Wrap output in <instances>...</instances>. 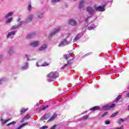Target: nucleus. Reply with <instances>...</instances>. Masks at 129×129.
I'll return each instance as SVG.
<instances>
[{
    "instance_id": "obj_1",
    "label": "nucleus",
    "mask_w": 129,
    "mask_h": 129,
    "mask_svg": "<svg viewBox=\"0 0 129 129\" xmlns=\"http://www.w3.org/2000/svg\"><path fill=\"white\" fill-rule=\"evenodd\" d=\"M47 77L49 78H52V79H55L56 78H58L59 77V73L57 72H50L49 74L47 75Z\"/></svg>"
},
{
    "instance_id": "obj_2",
    "label": "nucleus",
    "mask_w": 129,
    "mask_h": 129,
    "mask_svg": "<svg viewBox=\"0 0 129 129\" xmlns=\"http://www.w3.org/2000/svg\"><path fill=\"white\" fill-rule=\"evenodd\" d=\"M106 6V5H102V6H97L96 5H95L94 6V9L97 12H104L105 11V9L104 8Z\"/></svg>"
},
{
    "instance_id": "obj_3",
    "label": "nucleus",
    "mask_w": 129,
    "mask_h": 129,
    "mask_svg": "<svg viewBox=\"0 0 129 129\" xmlns=\"http://www.w3.org/2000/svg\"><path fill=\"white\" fill-rule=\"evenodd\" d=\"M86 11L88 13L90 16H93L95 14V9H94L91 6H88L86 8Z\"/></svg>"
},
{
    "instance_id": "obj_4",
    "label": "nucleus",
    "mask_w": 129,
    "mask_h": 129,
    "mask_svg": "<svg viewBox=\"0 0 129 129\" xmlns=\"http://www.w3.org/2000/svg\"><path fill=\"white\" fill-rule=\"evenodd\" d=\"M71 41V39L69 41L68 37H67L65 39H63L61 43H59L58 47H63V46H66V45H68V44H69Z\"/></svg>"
},
{
    "instance_id": "obj_5",
    "label": "nucleus",
    "mask_w": 129,
    "mask_h": 129,
    "mask_svg": "<svg viewBox=\"0 0 129 129\" xmlns=\"http://www.w3.org/2000/svg\"><path fill=\"white\" fill-rule=\"evenodd\" d=\"M60 31H61V27H57L54 29V30L50 34H49V38H51L52 36H54V35H56V34L59 33Z\"/></svg>"
},
{
    "instance_id": "obj_6",
    "label": "nucleus",
    "mask_w": 129,
    "mask_h": 129,
    "mask_svg": "<svg viewBox=\"0 0 129 129\" xmlns=\"http://www.w3.org/2000/svg\"><path fill=\"white\" fill-rule=\"evenodd\" d=\"M115 107V104H112L110 105L105 106L103 107L104 110H108V109H110V108H113V107Z\"/></svg>"
},
{
    "instance_id": "obj_7",
    "label": "nucleus",
    "mask_w": 129,
    "mask_h": 129,
    "mask_svg": "<svg viewBox=\"0 0 129 129\" xmlns=\"http://www.w3.org/2000/svg\"><path fill=\"white\" fill-rule=\"evenodd\" d=\"M33 19H34V15H29L25 20V23H30V22H32L33 21Z\"/></svg>"
},
{
    "instance_id": "obj_8",
    "label": "nucleus",
    "mask_w": 129,
    "mask_h": 129,
    "mask_svg": "<svg viewBox=\"0 0 129 129\" xmlns=\"http://www.w3.org/2000/svg\"><path fill=\"white\" fill-rule=\"evenodd\" d=\"M69 24L71 25V26H76L77 22L74 19H70L69 20Z\"/></svg>"
},
{
    "instance_id": "obj_9",
    "label": "nucleus",
    "mask_w": 129,
    "mask_h": 129,
    "mask_svg": "<svg viewBox=\"0 0 129 129\" xmlns=\"http://www.w3.org/2000/svg\"><path fill=\"white\" fill-rule=\"evenodd\" d=\"M50 117V114L49 113H47L44 114L42 117L40 118V120H46V119H48Z\"/></svg>"
},
{
    "instance_id": "obj_10",
    "label": "nucleus",
    "mask_w": 129,
    "mask_h": 129,
    "mask_svg": "<svg viewBox=\"0 0 129 129\" xmlns=\"http://www.w3.org/2000/svg\"><path fill=\"white\" fill-rule=\"evenodd\" d=\"M8 53L9 55H13L15 53V50L14 49V47H11L9 48L8 50Z\"/></svg>"
},
{
    "instance_id": "obj_11",
    "label": "nucleus",
    "mask_w": 129,
    "mask_h": 129,
    "mask_svg": "<svg viewBox=\"0 0 129 129\" xmlns=\"http://www.w3.org/2000/svg\"><path fill=\"white\" fill-rule=\"evenodd\" d=\"M39 45V41H35L33 42H31L30 43V46L31 47H37Z\"/></svg>"
},
{
    "instance_id": "obj_12",
    "label": "nucleus",
    "mask_w": 129,
    "mask_h": 129,
    "mask_svg": "<svg viewBox=\"0 0 129 129\" xmlns=\"http://www.w3.org/2000/svg\"><path fill=\"white\" fill-rule=\"evenodd\" d=\"M49 65V63L45 62H44L42 64H39V62H36V66L37 67H45V66H48Z\"/></svg>"
},
{
    "instance_id": "obj_13",
    "label": "nucleus",
    "mask_w": 129,
    "mask_h": 129,
    "mask_svg": "<svg viewBox=\"0 0 129 129\" xmlns=\"http://www.w3.org/2000/svg\"><path fill=\"white\" fill-rule=\"evenodd\" d=\"M57 117V114H54L51 117L49 118V119L48 120L47 122H50L52 121V120H54V118H56Z\"/></svg>"
},
{
    "instance_id": "obj_14",
    "label": "nucleus",
    "mask_w": 129,
    "mask_h": 129,
    "mask_svg": "<svg viewBox=\"0 0 129 129\" xmlns=\"http://www.w3.org/2000/svg\"><path fill=\"white\" fill-rule=\"evenodd\" d=\"M16 34V31H11L8 33V34L7 35V37L8 38H10V37H11V36H14V35H15Z\"/></svg>"
},
{
    "instance_id": "obj_15",
    "label": "nucleus",
    "mask_w": 129,
    "mask_h": 129,
    "mask_svg": "<svg viewBox=\"0 0 129 129\" xmlns=\"http://www.w3.org/2000/svg\"><path fill=\"white\" fill-rule=\"evenodd\" d=\"M35 35H36V33H32L28 34L26 36V38H27V39H30V38H33L34 36H35Z\"/></svg>"
},
{
    "instance_id": "obj_16",
    "label": "nucleus",
    "mask_w": 129,
    "mask_h": 129,
    "mask_svg": "<svg viewBox=\"0 0 129 129\" xmlns=\"http://www.w3.org/2000/svg\"><path fill=\"white\" fill-rule=\"evenodd\" d=\"M84 7V1H81L79 3V9H82Z\"/></svg>"
},
{
    "instance_id": "obj_17",
    "label": "nucleus",
    "mask_w": 129,
    "mask_h": 129,
    "mask_svg": "<svg viewBox=\"0 0 129 129\" xmlns=\"http://www.w3.org/2000/svg\"><path fill=\"white\" fill-rule=\"evenodd\" d=\"M47 49V45L46 44H43L41 47L39 48V51H44Z\"/></svg>"
},
{
    "instance_id": "obj_18",
    "label": "nucleus",
    "mask_w": 129,
    "mask_h": 129,
    "mask_svg": "<svg viewBox=\"0 0 129 129\" xmlns=\"http://www.w3.org/2000/svg\"><path fill=\"white\" fill-rule=\"evenodd\" d=\"M13 12H10L8 13L6 15L4 16L5 19H8V18H10V17H12L13 16Z\"/></svg>"
},
{
    "instance_id": "obj_19",
    "label": "nucleus",
    "mask_w": 129,
    "mask_h": 129,
    "mask_svg": "<svg viewBox=\"0 0 129 129\" xmlns=\"http://www.w3.org/2000/svg\"><path fill=\"white\" fill-rule=\"evenodd\" d=\"M125 120H126V118H120L118 120V124H120V123H121V122H123L124 121H125Z\"/></svg>"
},
{
    "instance_id": "obj_20",
    "label": "nucleus",
    "mask_w": 129,
    "mask_h": 129,
    "mask_svg": "<svg viewBox=\"0 0 129 129\" xmlns=\"http://www.w3.org/2000/svg\"><path fill=\"white\" fill-rule=\"evenodd\" d=\"M100 107L98 106H96L95 107H93L91 109H90V110H92V111H94L95 110H97V109H99Z\"/></svg>"
},
{
    "instance_id": "obj_21",
    "label": "nucleus",
    "mask_w": 129,
    "mask_h": 129,
    "mask_svg": "<svg viewBox=\"0 0 129 129\" xmlns=\"http://www.w3.org/2000/svg\"><path fill=\"white\" fill-rule=\"evenodd\" d=\"M95 26H94V24H92L90 26H88V30L90 31V30H92V29H94Z\"/></svg>"
},
{
    "instance_id": "obj_22",
    "label": "nucleus",
    "mask_w": 129,
    "mask_h": 129,
    "mask_svg": "<svg viewBox=\"0 0 129 129\" xmlns=\"http://www.w3.org/2000/svg\"><path fill=\"white\" fill-rule=\"evenodd\" d=\"M74 59V58H72L71 59H69L67 61V63L68 64V67H69V66H71L72 65V62H71V61H72Z\"/></svg>"
},
{
    "instance_id": "obj_23",
    "label": "nucleus",
    "mask_w": 129,
    "mask_h": 129,
    "mask_svg": "<svg viewBox=\"0 0 129 129\" xmlns=\"http://www.w3.org/2000/svg\"><path fill=\"white\" fill-rule=\"evenodd\" d=\"M29 108L25 109L24 108H21V114H23V113H25L27 110H28Z\"/></svg>"
},
{
    "instance_id": "obj_24",
    "label": "nucleus",
    "mask_w": 129,
    "mask_h": 129,
    "mask_svg": "<svg viewBox=\"0 0 129 129\" xmlns=\"http://www.w3.org/2000/svg\"><path fill=\"white\" fill-rule=\"evenodd\" d=\"M32 9H33V8H32V4L29 2L28 6V11H29V12H31V11H32Z\"/></svg>"
},
{
    "instance_id": "obj_25",
    "label": "nucleus",
    "mask_w": 129,
    "mask_h": 129,
    "mask_svg": "<svg viewBox=\"0 0 129 129\" xmlns=\"http://www.w3.org/2000/svg\"><path fill=\"white\" fill-rule=\"evenodd\" d=\"M13 21V18H8L6 21V24H10L11 22Z\"/></svg>"
},
{
    "instance_id": "obj_26",
    "label": "nucleus",
    "mask_w": 129,
    "mask_h": 129,
    "mask_svg": "<svg viewBox=\"0 0 129 129\" xmlns=\"http://www.w3.org/2000/svg\"><path fill=\"white\" fill-rule=\"evenodd\" d=\"M28 68H29V66H28V62H26L25 66L22 67V69H23L24 70L28 69Z\"/></svg>"
},
{
    "instance_id": "obj_27",
    "label": "nucleus",
    "mask_w": 129,
    "mask_h": 129,
    "mask_svg": "<svg viewBox=\"0 0 129 129\" xmlns=\"http://www.w3.org/2000/svg\"><path fill=\"white\" fill-rule=\"evenodd\" d=\"M1 120L2 121L3 124H5V123H7V122H8V121H9V120H11V119H8L7 120H3V119H2Z\"/></svg>"
},
{
    "instance_id": "obj_28",
    "label": "nucleus",
    "mask_w": 129,
    "mask_h": 129,
    "mask_svg": "<svg viewBox=\"0 0 129 129\" xmlns=\"http://www.w3.org/2000/svg\"><path fill=\"white\" fill-rule=\"evenodd\" d=\"M28 124V122L24 123L21 125L19 126L17 129H21L23 127V126H25V125H27Z\"/></svg>"
},
{
    "instance_id": "obj_29",
    "label": "nucleus",
    "mask_w": 129,
    "mask_h": 129,
    "mask_svg": "<svg viewBox=\"0 0 129 129\" xmlns=\"http://www.w3.org/2000/svg\"><path fill=\"white\" fill-rule=\"evenodd\" d=\"M28 124V122L24 123L21 125L19 126L17 129H21L23 127V126H25V125H27Z\"/></svg>"
},
{
    "instance_id": "obj_30",
    "label": "nucleus",
    "mask_w": 129,
    "mask_h": 129,
    "mask_svg": "<svg viewBox=\"0 0 129 129\" xmlns=\"http://www.w3.org/2000/svg\"><path fill=\"white\" fill-rule=\"evenodd\" d=\"M82 36H83V33H79V34L76 36V38H78L79 39H80V38H81V37H82Z\"/></svg>"
},
{
    "instance_id": "obj_31",
    "label": "nucleus",
    "mask_w": 129,
    "mask_h": 129,
    "mask_svg": "<svg viewBox=\"0 0 129 129\" xmlns=\"http://www.w3.org/2000/svg\"><path fill=\"white\" fill-rule=\"evenodd\" d=\"M68 63L66 64L63 67L61 68V69L64 70V69H67L68 68Z\"/></svg>"
},
{
    "instance_id": "obj_32",
    "label": "nucleus",
    "mask_w": 129,
    "mask_h": 129,
    "mask_svg": "<svg viewBox=\"0 0 129 129\" xmlns=\"http://www.w3.org/2000/svg\"><path fill=\"white\" fill-rule=\"evenodd\" d=\"M44 17V14L40 13L38 15V18L39 19H42V18Z\"/></svg>"
},
{
    "instance_id": "obj_33",
    "label": "nucleus",
    "mask_w": 129,
    "mask_h": 129,
    "mask_svg": "<svg viewBox=\"0 0 129 129\" xmlns=\"http://www.w3.org/2000/svg\"><path fill=\"white\" fill-rule=\"evenodd\" d=\"M112 129H124L123 125H122L120 127H113Z\"/></svg>"
},
{
    "instance_id": "obj_34",
    "label": "nucleus",
    "mask_w": 129,
    "mask_h": 129,
    "mask_svg": "<svg viewBox=\"0 0 129 129\" xmlns=\"http://www.w3.org/2000/svg\"><path fill=\"white\" fill-rule=\"evenodd\" d=\"M18 28H19L18 25H14L12 27L11 30H16V29H18Z\"/></svg>"
},
{
    "instance_id": "obj_35",
    "label": "nucleus",
    "mask_w": 129,
    "mask_h": 129,
    "mask_svg": "<svg viewBox=\"0 0 129 129\" xmlns=\"http://www.w3.org/2000/svg\"><path fill=\"white\" fill-rule=\"evenodd\" d=\"M118 113V112H117L113 113V114L111 115V117H114V116H116V115H117Z\"/></svg>"
},
{
    "instance_id": "obj_36",
    "label": "nucleus",
    "mask_w": 129,
    "mask_h": 129,
    "mask_svg": "<svg viewBox=\"0 0 129 129\" xmlns=\"http://www.w3.org/2000/svg\"><path fill=\"white\" fill-rule=\"evenodd\" d=\"M25 119H29L31 117V116H30L29 114H27L24 117Z\"/></svg>"
},
{
    "instance_id": "obj_37",
    "label": "nucleus",
    "mask_w": 129,
    "mask_h": 129,
    "mask_svg": "<svg viewBox=\"0 0 129 129\" xmlns=\"http://www.w3.org/2000/svg\"><path fill=\"white\" fill-rule=\"evenodd\" d=\"M15 123H16V121H12L8 124H7L6 125V126H9V125H11V124H15Z\"/></svg>"
},
{
    "instance_id": "obj_38",
    "label": "nucleus",
    "mask_w": 129,
    "mask_h": 129,
    "mask_svg": "<svg viewBox=\"0 0 129 129\" xmlns=\"http://www.w3.org/2000/svg\"><path fill=\"white\" fill-rule=\"evenodd\" d=\"M108 113V112H106L104 113H103L101 115L102 117H104V116H105V115H107V114Z\"/></svg>"
},
{
    "instance_id": "obj_39",
    "label": "nucleus",
    "mask_w": 129,
    "mask_h": 129,
    "mask_svg": "<svg viewBox=\"0 0 129 129\" xmlns=\"http://www.w3.org/2000/svg\"><path fill=\"white\" fill-rule=\"evenodd\" d=\"M47 81H48V82H52L54 81V80L52 79L51 78H48L47 79Z\"/></svg>"
},
{
    "instance_id": "obj_40",
    "label": "nucleus",
    "mask_w": 129,
    "mask_h": 129,
    "mask_svg": "<svg viewBox=\"0 0 129 129\" xmlns=\"http://www.w3.org/2000/svg\"><path fill=\"white\" fill-rule=\"evenodd\" d=\"M121 98V95H119L116 98V101H118L119 99Z\"/></svg>"
},
{
    "instance_id": "obj_41",
    "label": "nucleus",
    "mask_w": 129,
    "mask_h": 129,
    "mask_svg": "<svg viewBox=\"0 0 129 129\" xmlns=\"http://www.w3.org/2000/svg\"><path fill=\"white\" fill-rule=\"evenodd\" d=\"M88 115L84 116L82 118V119L86 120L87 118H88Z\"/></svg>"
},
{
    "instance_id": "obj_42",
    "label": "nucleus",
    "mask_w": 129,
    "mask_h": 129,
    "mask_svg": "<svg viewBox=\"0 0 129 129\" xmlns=\"http://www.w3.org/2000/svg\"><path fill=\"white\" fill-rule=\"evenodd\" d=\"M92 54V52H89L84 55V57H86V56H89V55H91Z\"/></svg>"
},
{
    "instance_id": "obj_43",
    "label": "nucleus",
    "mask_w": 129,
    "mask_h": 129,
    "mask_svg": "<svg viewBox=\"0 0 129 129\" xmlns=\"http://www.w3.org/2000/svg\"><path fill=\"white\" fill-rule=\"evenodd\" d=\"M24 22L23 21H20L19 22V24L18 25V26H19V27H21V26H22V25H23Z\"/></svg>"
},
{
    "instance_id": "obj_44",
    "label": "nucleus",
    "mask_w": 129,
    "mask_h": 129,
    "mask_svg": "<svg viewBox=\"0 0 129 129\" xmlns=\"http://www.w3.org/2000/svg\"><path fill=\"white\" fill-rule=\"evenodd\" d=\"M63 57H64V59H66V60H68V55H67V54H64V55H63Z\"/></svg>"
},
{
    "instance_id": "obj_45",
    "label": "nucleus",
    "mask_w": 129,
    "mask_h": 129,
    "mask_svg": "<svg viewBox=\"0 0 129 129\" xmlns=\"http://www.w3.org/2000/svg\"><path fill=\"white\" fill-rule=\"evenodd\" d=\"M60 2V0H51V3H58Z\"/></svg>"
},
{
    "instance_id": "obj_46",
    "label": "nucleus",
    "mask_w": 129,
    "mask_h": 129,
    "mask_svg": "<svg viewBox=\"0 0 129 129\" xmlns=\"http://www.w3.org/2000/svg\"><path fill=\"white\" fill-rule=\"evenodd\" d=\"M77 40H79V37H76V36L75 37V38L73 40V42H76V41H77Z\"/></svg>"
},
{
    "instance_id": "obj_47",
    "label": "nucleus",
    "mask_w": 129,
    "mask_h": 129,
    "mask_svg": "<svg viewBox=\"0 0 129 129\" xmlns=\"http://www.w3.org/2000/svg\"><path fill=\"white\" fill-rule=\"evenodd\" d=\"M105 124H110V121L106 120L105 122Z\"/></svg>"
},
{
    "instance_id": "obj_48",
    "label": "nucleus",
    "mask_w": 129,
    "mask_h": 129,
    "mask_svg": "<svg viewBox=\"0 0 129 129\" xmlns=\"http://www.w3.org/2000/svg\"><path fill=\"white\" fill-rule=\"evenodd\" d=\"M90 18H91V17H88L85 19L86 23H88V20H89Z\"/></svg>"
},
{
    "instance_id": "obj_49",
    "label": "nucleus",
    "mask_w": 129,
    "mask_h": 129,
    "mask_svg": "<svg viewBox=\"0 0 129 129\" xmlns=\"http://www.w3.org/2000/svg\"><path fill=\"white\" fill-rule=\"evenodd\" d=\"M45 128H48V126H43L42 127H40V129H45Z\"/></svg>"
},
{
    "instance_id": "obj_50",
    "label": "nucleus",
    "mask_w": 129,
    "mask_h": 129,
    "mask_svg": "<svg viewBox=\"0 0 129 129\" xmlns=\"http://www.w3.org/2000/svg\"><path fill=\"white\" fill-rule=\"evenodd\" d=\"M47 107H49V106L46 105V107H42V110H45V109H46V108H47Z\"/></svg>"
},
{
    "instance_id": "obj_51",
    "label": "nucleus",
    "mask_w": 129,
    "mask_h": 129,
    "mask_svg": "<svg viewBox=\"0 0 129 129\" xmlns=\"http://www.w3.org/2000/svg\"><path fill=\"white\" fill-rule=\"evenodd\" d=\"M72 54H73V53H70L69 54V55H68V58L69 59L70 58V57H71V55H72Z\"/></svg>"
},
{
    "instance_id": "obj_52",
    "label": "nucleus",
    "mask_w": 129,
    "mask_h": 129,
    "mask_svg": "<svg viewBox=\"0 0 129 129\" xmlns=\"http://www.w3.org/2000/svg\"><path fill=\"white\" fill-rule=\"evenodd\" d=\"M25 120H26V119L24 117L22 120H21V122H24Z\"/></svg>"
},
{
    "instance_id": "obj_53",
    "label": "nucleus",
    "mask_w": 129,
    "mask_h": 129,
    "mask_svg": "<svg viewBox=\"0 0 129 129\" xmlns=\"http://www.w3.org/2000/svg\"><path fill=\"white\" fill-rule=\"evenodd\" d=\"M56 128V125H54L53 126H52L50 129H55Z\"/></svg>"
},
{
    "instance_id": "obj_54",
    "label": "nucleus",
    "mask_w": 129,
    "mask_h": 129,
    "mask_svg": "<svg viewBox=\"0 0 129 129\" xmlns=\"http://www.w3.org/2000/svg\"><path fill=\"white\" fill-rule=\"evenodd\" d=\"M3 81H5V79H2L1 80H0V84L2 83Z\"/></svg>"
},
{
    "instance_id": "obj_55",
    "label": "nucleus",
    "mask_w": 129,
    "mask_h": 129,
    "mask_svg": "<svg viewBox=\"0 0 129 129\" xmlns=\"http://www.w3.org/2000/svg\"><path fill=\"white\" fill-rule=\"evenodd\" d=\"M126 97L129 98V93H127L126 95Z\"/></svg>"
},
{
    "instance_id": "obj_56",
    "label": "nucleus",
    "mask_w": 129,
    "mask_h": 129,
    "mask_svg": "<svg viewBox=\"0 0 129 129\" xmlns=\"http://www.w3.org/2000/svg\"><path fill=\"white\" fill-rule=\"evenodd\" d=\"M25 55H26V57L27 60H29V57H28V55L25 54Z\"/></svg>"
},
{
    "instance_id": "obj_57",
    "label": "nucleus",
    "mask_w": 129,
    "mask_h": 129,
    "mask_svg": "<svg viewBox=\"0 0 129 129\" xmlns=\"http://www.w3.org/2000/svg\"><path fill=\"white\" fill-rule=\"evenodd\" d=\"M39 105H40V103H37L36 104V106H39Z\"/></svg>"
},
{
    "instance_id": "obj_58",
    "label": "nucleus",
    "mask_w": 129,
    "mask_h": 129,
    "mask_svg": "<svg viewBox=\"0 0 129 129\" xmlns=\"http://www.w3.org/2000/svg\"><path fill=\"white\" fill-rule=\"evenodd\" d=\"M3 58V55L1 54L0 55V60Z\"/></svg>"
},
{
    "instance_id": "obj_59",
    "label": "nucleus",
    "mask_w": 129,
    "mask_h": 129,
    "mask_svg": "<svg viewBox=\"0 0 129 129\" xmlns=\"http://www.w3.org/2000/svg\"><path fill=\"white\" fill-rule=\"evenodd\" d=\"M21 21V18H19L17 20V22H20Z\"/></svg>"
},
{
    "instance_id": "obj_60",
    "label": "nucleus",
    "mask_w": 129,
    "mask_h": 129,
    "mask_svg": "<svg viewBox=\"0 0 129 129\" xmlns=\"http://www.w3.org/2000/svg\"><path fill=\"white\" fill-rule=\"evenodd\" d=\"M127 110H129V105L127 106Z\"/></svg>"
},
{
    "instance_id": "obj_61",
    "label": "nucleus",
    "mask_w": 129,
    "mask_h": 129,
    "mask_svg": "<svg viewBox=\"0 0 129 129\" xmlns=\"http://www.w3.org/2000/svg\"><path fill=\"white\" fill-rule=\"evenodd\" d=\"M74 1H76V0H74Z\"/></svg>"
}]
</instances>
